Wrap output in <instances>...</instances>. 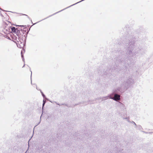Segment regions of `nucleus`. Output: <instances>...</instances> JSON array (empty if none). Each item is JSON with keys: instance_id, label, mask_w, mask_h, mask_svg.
<instances>
[{"instance_id": "obj_8", "label": "nucleus", "mask_w": 153, "mask_h": 153, "mask_svg": "<svg viewBox=\"0 0 153 153\" xmlns=\"http://www.w3.org/2000/svg\"><path fill=\"white\" fill-rule=\"evenodd\" d=\"M110 96H111V95L110 94L108 96H106L105 97H102V101L103 100H105L107 99H108V98H109V97Z\"/></svg>"}, {"instance_id": "obj_5", "label": "nucleus", "mask_w": 153, "mask_h": 153, "mask_svg": "<svg viewBox=\"0 0 153 153\" xmlns=\"http://www.w3.org/2000/svg\"><path fill=\"white\" fill-rule=\"evenodd\" d=\"M11 26H6L3 29V32L6 34H9L11 33L10 28Z\"/></svg>"}, {"instance_id": "obj_19", "label": "nucleus", "mask_w": 153, "mask_h": 153, "mask_svg": "<svg viewBox=\"0 0 153 153\" xmlns=\"http://www.w3.org/2000/svg\"><path fill=\"white\" fill-rule=\"evenodd\" d=\"M132 123H133V124H134V125H135L136 126V123H135V122H133V121H132Z\"/></svg>"}, {"instance_id": "obj_18", "label": "nucleus", "mask_w": 153, "mask_h": 153, "mask_svg": "<svg viewBox=\"0 0 153 153\" xmlns=\"http://www.w3.org/2000/svg\"><path fill=\"white\" fill-rule=\"evenodd\" d=\"M124 119H127L128 121V122L129 121V117L125 118H124Z\"/></svg>"}, {"instance_id": "obj_21", "label": "nucleus", "mask_w": 153, "mask_h": 153, "mask_svg": "<svg viewBox=\"0 0 153 153\" xmlns=\"http://www.w3.org/2000/svg\"><path fill=\"white\" fill-rule=\"evenodd\" d=\"M17 28H18V30H19V31H21V29H22V28H20L19 27Z\"/></svg>"}, {"instance_id": "obj_16", "label": "nucleus", "mask_w": 153, "mask_h": 153, "mask_svg": "<svg viewBox=\"0 0 153 153\" xmlns=\"http://www.w3.org/2000/svg\"><path fill=\"white\" fill-rule=\"evenodd\" d=\"M24 15L26 16L27 17V18H28L30 20L32 21V20L29 18V17L28 16V15H25V14H24Z\"/></svg>"}, {"instance_id": "obj_3", "label": "nucleus", "mask_w": 153, "mask_h": 153, "mask_svg": "<svg viewBox=\"0 0 153 153\" xmlns=\"http://www.w3.org/2000/svg\"><path fill=\"white\" fill-rule=\"evenodd\" d=\"M118 70L117 66L116 65L115 67L114 66H111V68L106 71L104 75H106L108 76L111 74H115L118 72Z\"/></svg>"}, {"instance_id": "obj_30", "label": "nucleus", "mask_w": 153, "mask_h": 153, "mask_svg": "<svg viewBox=\"0 0 153 153\" xmlns=\"http://www.w3.org/2000/svg\"><path fill=\"white\" fill-rule=\"evenodd\" d=\"M23 51H24V52H25V51L24 50H23Z\"/></svg>"}, {"instance_id": "obj_29", "label": "nucleus", "mask_w": 153, "mask_h": 153, "mask_svg": "<svg viewBox=\"0 0 153 153\" xmlns=\"http://www.w3.org/2000/svg\"><path fill=\"white\" fill-rule=\"evenodd\" d=\"M8 22V23H10V22Z\"/></svg>"}, {"instance_id": "obj_27", "label": "nucleus", "mask_w": 153, "mask_h": 153, "mask_svg": "<svg viewBox=\"0 0 153 153\" xmlns=\"http://www.w3.org/2000/svg\"><path fill=\"white\" fill-rule=\"evenodd\" d=\"M31 75H32V71H31Z\"/></svg>"}, {"instance_id": "obj_14", "label": "nucleus", "mask_w": 153, "mask_h": 153, "mask_svg": "<svg viewBox=\"0 0 153 153\" xmlns=\"http://www.w3.org/2000/svg\"><path fill=\"white\" fill-rule=\"evenodd\" d=\"M118 103H119V105H121V106H123V104L122 103L120 102H119Z\"/></svg>"}, {"instance_id": "obj_1", "label": "nucleus", "mask_w": 153, "mask_h": 153, "mask_svg": "<svg viewBox=\"0 0 153 153\" xmlns=\"http://www.w3.org/2000/svg\"><path fill=\"white\" fill-rule=\"evenodd\" d=\"M132 36H129L127 38V39L129 41L128 42V47L126 49L125 52L127 57L125 56H123L119 60H117L115 64L119 63L123 64L125 65H129L130 63H128V61L129 60L130 58L132 57L134 55L133 51H134L136 49V46L134 43V39H131Z\"/></svg>"}, {"instance_id": "obj_15", "label": "nucleus", "mask_w": 153, "mask_h": 153, "mask_svg": "<svg viewBox=\"0 0 153 153\" xmlns=\"http://www.w3.org/2000/svg\"><path fill=\"white\" fill-rule=\"evenodd\" d=\"M117 153H119V152H120V151H121L122 150L121 149H117Z\"/></svg>"}, {"instance_id": "obj_35", "label": "nucleus", "mask_w": 153, "mask_h": 153, "mask_svg": "<svg viewBox=\"0 0 153 153\" xmlns=\"http://www.w3.org/2000/svg\"><path fill=\"white\" fill-rule=\"evenodd\" d=\"M31 83L32 84V82L31 81Z\"/></svg>"}, {"instance_id": "obj_24", "label": "nucleus", "mask_w": 153, "mask_h": 153, "mask_svg": "<svg viewBox=\"0 0 153 153\" xmlns=\"http://www.w3.org/2000/svg\"><path fill=\"white\" fill-rule=\"evenodd\" d=\"M55 102L56 103V104L59 105L58 103H56V102Z\"/></svg>"}, {"instance_id": "obj_2", "label": "nucleus", "mask_w": 153, "mask_h": 153, "mask_svg": "<svg viewBox=\"0 0 153 153\" xmlns=\"http://www.w3.org/2000/svg\"><path fill=\"white\" fill-rule=\"evenodd\" d=\"M27 29L26 28H24L23 29H21V35L19 36V42L18 41L19 44V43L21 45L20 47H19L18 45L17 46L20 48H23L24 46V43L26 39L27 34L29 31H27Z\"/></svg>"}, {"instance_id": "obj_23", "label": "nucleus", "mask_w": 153, "mask_h": 153, "mask_svg": "<svg viewBox=\"0 0 153 153\" xmlns=\"http://www.w3.org/2000/svg\"><path fill=\"white\" fill-rule=\"evenodd\" d=\"M65 105L66 106H68V107H70V106H68V105H67V104H65Z\"/></svg>"}, {"instance_id": "obj_31", "label": "nucleus", "mask_w": 153, "mask_h": 153, "mask_svg": "<svg viewBox=\"0 0 153 153\" xmlns=\"http://www.w3.org/2000/svg\"><path fill=\"white\" fill-rule=\"evenodd\" d=\"M64 104H62V105H64Z\"/></svg>"}, {"instance_id": "obj_25", "label": "nucleus", "mask_w": 153, "mask_h": 153, "mask_svg": "<svg viewBox=\"0 0 153 153\" xmlns=\"http://www.w3.org/2000/svg\"><path fill=\"white\" fill-rule=\"evenodd\" d=\"M0 10H3V11H5V10H2V9H1V8H0Z\"/></svg>"}, {"instance_id": "obj_4", "label": "nucleus", "mask_w": 153, "mask_h": 153, "mask_svg": "<svg viewBox=\"0 0 153 153\" xmlns=\"http://www.w3.org/2000/svg\"><path fill=\"white\" fill-rule=\"evenodd\" d=\"M134 83V81L132 79V76L129 77L126 82L125 83V85H126L128 88Z\"/></svg>"}, {"instance_id": "obj_9", "label": "nucleus", "mask_w": 153, "mask_h": 153, "mask_svg": "<svg viewBox=\"0 0 153 153\" xmlns=\"http://www.w3.org/2000/svg\"><path fill=\"white\" fill-rule=\"evenodd\" d=\"M11 33L12 32L15 33L16 32V29L14 27H12L10 28Z\"/></svg>"}, {"instance_id": "obj_10", "label": "nucleus", "mask_w": 153, "mask_h": 153, "mask_svg": "<svg viewBox=\"0 0 153 153\" xmlns=\"http://www.w3.org/2000/svg\"><path fill=\"white\" fill-rule=\"evenodd\" d=\"M137 127L138 129L140 130H141L142 128V126L140 125H137Z\"/></svg>"}, {"instance_id": "obj_11", "label": "nucleus", "mask_w": 153, "mask_h": 153, "mask_svg": "<svg viewBox=\"0 0 153 153\" xmlns=\"http://www.w3.org/2000/svg\"><path fill=\"white\" fill-rule=\"evenodd\" d=\"M40 92L42 94V96L44 98L45 97V95L42 92V91L41 90H40Z\"/></svg>"}, {"instance_id": "obj_7", "label": "nucleus", "mask_w": 153, "mask_h": 153, "mask_svg": "<svg viewBox=\"0 0 153 153\" xmlns=\"http://www.w3.org/2000/svg\"><path fill=\"white\" fill-rule=\"evenodd\" d=\"M16 33V35L18 37V39L19 40V36L21 35V32L20 31H19L18 28H16V32L14 33Z\"/></svg>"}, {"instance_id": "obj_26", "label": "nucleus", "mask_w": 153, "mask_h": 153, "mask_svg": "<svg viewBox=\"0 0 153 153\" xmlns=\"http://www.w3.org/2000/svg\"><path fill=\"white\" fill-rule=\"evenodd\" d=\"M25 65H24V66L22 67V68L24 67V66H25Z\"/></svg>"}, {"instance_id": "obj_20", "label": "nucleus", "mask_w": 153, "mask_h": 153, "mask_svg": "<svg viewBox=\"0 0 153 153\" xmlns=\"http://www.w3.org/2000/svg\"><path fill=\"white\" fill-rule=\"evenodd\" d=\"M19 26L20 27H25V26H24V25H20V26Z\"/></svg>"}, {"instance_id": "obj_33", "label": "nucleus", "mask_w": 153, "mask_h": 153, "mask_svg": "<svg viewBox=\"0 0 153 153\" xmlns=\"http://www.w3.org/2000/svg\"><path fill=\"white\" fill-rule=\"evenodd\" d=\"M124 42L125 43L127 44V43H126V42Z\"/></svg>"}, {"instance_id": "obj_12", "label": "nucleus", "mask_w": 153, "mask_h": 153, "mask_svg": "<svg viewBox=\"0 0 153 153\" xmlns=\"http://www.w3.org/2000/svg\"><path fill=\"white\" fill-rule=\"evenodd\" d=\"M43 104H42V108L43 107L44 105L45 104V102H46L45 100H43Z\"/></svg>"}, {"instance_id": "obj_22", "label": "nucleus", "mask_w": 153, "mask_h": 153, "mask_svg": "<svg viewBox=\"0 0 153 153\" xmlns=\"http://www.w3.org/2000/svg\"><path fill=\"white\" fill-rule=\"evenodd\" d=\"M22 60H23V62H25V59H24V58H22Z\"/></svg>"}, {"instance_id": "obj_17", "label": "nucleus", "mask_w": 153, "mask_h": 153, "mask_svg": "<svg viewBox=\"0 0 153 153\" xmlns=\"http://www.w3.org/2000/svg\"><path fill=\"white\" fill-rule=\"evenodd\" d=\"M21 55L22 58H24L23 55L22 54V51H21Z\"/></svg>"}, {"instance_id": "obj_28", "label": "nucleus", "mask_w": 153, "mask_h": 153, "mask_svg": "<svg viewBox=\"0 0 153 153\" xmlns=\"http://www.w3.org/2000/svg\"><path fill=\"white\" fill-rule=\"evenodd\" d=\"M50 101L51 102H53L51 101Z\"/></svg>"}, {"instance_id": "obj_32", "label": "nucleus", "mask_w": 153, "mask_h": 153, "mask_svg": "<svg viewBox=\"0 0 153 153\" xmlns=\"http://www.w3.org/2000/svg\"><path fill=\"white\" fill-rule=\"evenodd\" d=\"M1 16H3V15H2L1 14Z\"/></svg>"}, {"instance_id": "obj_6", "label": "nucleus", "mask_w": 153, "mask_h": 153, "mask_svg": "<svg viewBox=\"0 0 153 153\" xmlns=\"http://www.w3.org/2000/svg\"><path fill=\"white\" fill-rule=\"evenodd\" d=\"M120 95L115 94H114V97H112L111 95L110 96L109 98L112 99L115 101H117L120 100Z\"/></svg>"}, {"instance_id": "obj_13", "label": "nucleus", "mask_w": 153, "mask_h": 153, "mask_svg": "<svg viewBox=\"0 0 153 153\" xmlns=\"http://www.w3.org/2000/svg\"><path fill=\"white\" fill-rule=\"evenodd\" d=\"M120 88H117V89L115 91L116 92H118V91H120Z\"/></svg>"}, {"instance_id": "obj_34", "label": "nucleus", "mask_w": 153, "mask_h": 153, "mask_svg": "<svg viewBox=\"0 0 153 153\" xmlns=\"http://www.w3.org/2000/svg\"><path fill=\"white\" fill-rule=\"evenodd\" d=\"M40 123V122H39V123H38V124H39Z\"/></svg>"}]
</instances>
